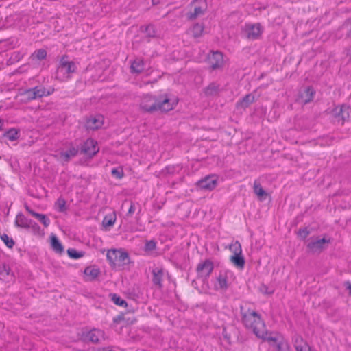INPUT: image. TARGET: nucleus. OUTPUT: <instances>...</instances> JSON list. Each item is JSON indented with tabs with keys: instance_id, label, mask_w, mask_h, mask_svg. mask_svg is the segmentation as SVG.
Here are the masks:
<instances>
[{
	"instance_id": "15",
	"label": "nucleus",
	"mask_w": 351,
	"mask_h": 351,
	"mask_svg": "<svg viewBox=\"0 0 351 351\" xmlns=\"http://www.w3.org/2000/svg\"><path fill=\"white\" fill-rule=\"evenodd\" d=\"M230 272L226 271L224 272H221L219 275V276L217 278V280L218 282V287L217 289H219L223 291H226L228 289L229 285L228 283V274Z\"/></svg>"
},
{
	"instance_id": "56",
	"label": "nucleus",
	"mask_w": 351,
	"mask_h": 351,
	"mask_svg": "<svg viewBox=\"0 0 351 351\" xmlns=\"http://www.w3.org/2000/svg\"><path fill=\"white\" fill-rule=\"evenodd\" d=\"M26 210L28 211L29 214H31L33 216V214H35V211L30 209L28 206H26Z\"/></svg>"
},
{
	"instance_id": "42",
	"label": "nucleus",
	"mask_w": 351,
	"mask_h": 351,
	"mask_svg": "<svg viewBox=\"0 0 351 351\" xmlns=\"http://www.w3.org/2000/svg\"><path fill=\"white\" fill-rule=\"evenodd\" d=\"M24 95L28 100H34L37 99L36 91L34 90V88L26 90L24 92Z\"/></svg>"
},
{
	"instance_id": "32",
	"label": "nucleus",
	"mask_w": 351,
	"mask_h": 351,
	"mask_svg": "<svg viewBox=\"0 0 351 351\" xmlns=\"http://www.w3.org/2000/svg\"><path fill=\"white\" fill-rule=\"evenodd\" d=\"M27 228H30L32 230V232L38 236H43L44 232L43 230H41L40 227L38 226L37 223L32 221L29 223V226Z\"/></svg>"
},
{
	"instance_id": "3",
	"label": "nucleus",
	"mask_w": 351,
	"mask_h": 351,
	"mask_svg": "<svg viewBox=\"0 0 351 351\" xmlns=\"http://www.w3.org/2000/svg\"><path fill=\"white\" fill-rule=\"evenodd\" d=\"M106 257L110 264L113 267L125 266L130 263L129 254L122 249L109 250Z\"/></svg>"
},
{
	"instance_id": "11",
	"label": "nucleus",
	"mask_w": 351,
	"mask_h": 351,
	"mask_svg": "<svg viewBox=\"0 0 351 351\" xmlns=\"http://www.w3.org/2000/svg\"><path fill=\"white\" fill-rule=\"evenodd\" d=\"M208 62L212 70H216L223 66V56L221 52L215 51L208 57Z\"/></svg>"
},
{
	"instance_id": "37",
	"label": "nucleus",
	"mask_w": 351,
	"mask_h": 351,
	"mask_svg": "<svg viewBox=\"0 0 351 351\" xmlns=\"http://www.w3.org/2000/svg\"><path fill=\"white\" fill-rule=\"evenodd\" d=\"M229 249L233 253V255H239L242 254L241 245L238 241L230 245Z\"/></svg>"
},
{
	"instance_id": "21",
	"label": "nucleus",
	"mask_w": 351,
	"mask_h": 351,
	"mask_svg": "<svg viewBox=\"0 0 351 351\" xmlns=\"http://www.w3.org/2000/svg\"><path fill=\"white\" fill-rule=\"evenodd\" d=\"M131 72L141 73L144 70V62L141 59H136L131 64Z\"/></svg>"
},
{
	"instance_id": "44",
	"label": "nucleus",
	"mask_w": 351,
	"mask_h": 351,
	"mask_svg": "<svg viewBox=\"0 0 351 351\" xmlns=\"http://www.w3.org/2000/svg\"><path fill=\"white\" fill-rule=\"evenodd\" d=\"M302 344H304L305 348L308 347V345L306 344V342H304V340L302 337L298 335L295 336L294 338L295 348L296 349L297 346L304 347Z\"/></svg>"
},
{
	"instance_id": "27",
	"label": "nucleus",
	"mask_w": 351,
	"mask_h": 351,
	"mask_svg": "<svg viewBox=\"0 0 351 351\" xmlns=\"http://www.w3.org/2000/svg\"><path fill=\"white\" fill-rule=\"evenodd\" d=\"M109 297L111 298V300L119 306L126 307L128 306L127 302L117 293H110Z\"/></svg>"
},
{
	"instance_id": "34",
	"label": "nucleus",
	"mask_w": 351,
	"mask_h": 351,
	"mask_svg": "<svg viewBox=\"0 0 351 351\" xmlns=\"http://www.w3.org/2000/svg\"><path fill=\"white\" fill-rule=\"evenodd\" d=\"M67 254L71 258L78 259L84 256V252L82 251H77L74 248H69L67 250Z\"/></svg>"
},
{
	"instance_id": "41",
	"label": "nucleus",
	"mask_w": 351,
	"mask_h": 351,
	"mask_svg": "<svg viewBox=\"0 0 351 351\" xmlns=\"http://www.w3.org/2000/svg\"><path fill=\"white\" fill-rule=\"evenodd\" d=\"M156 243L154 240L147 241L144 247L145 252H149L156 249Z\"/></svg>"
},
{
	"instance_id": "16",
	"label": "nucleus",
	"mask_w": 351,
	"mask_h": 351,
	"mask_svg": "<svg viewBox=\"0 0 351 351\" xmlns=\"http://www.w3.org/2000/svg\"><path fill=\"white\" fill-rule=\"evenodd\" d=\"M254 193L257 195L260 201H264L268 196L267 193L263 189L260 182L255 181L254 182Z\"/></svg>"
},
{
	"instance_id": "50",
	"label": "nucleus",
	"mask_w": 351,
	"mask_h": 351,
	"mask_svg": "<svg viewBox=\"0 0 351 351\" xmlns=\"http://www.w3.org/2000/svg\"><path fill=\"white\" fill-rule=\"evenodd\" d=\"M68 58H69L68 56H66V55L62 56L59 62V64H62V62H64V63H69L71 61H69Z\"/></svg>"
},
{
	"instance_id": "45",
	"label": "nucleus",
	"mask_w": 351,
	"mask_h": 351,
	"mask_svg": "<svg viewBox=\"0 0 351 351\" xmlns=\"http://www.w3.org/2000/svg\"><path fill=\"white\" fill-rule=\"evenodd\" d=\"M112 176L117 179H121L123 177L124 173L121 168H114L111 171Z\"/></svg>"
},
{
	"instance_id": "59",
	"label": "nucleus",
	"mask_w": 351,
	"mask_h": 351,
	"mask_svg": "<svg viewBox=\"0 0 351 351\" xmlns=\"http://www.w3.org/2000/svg\"><path fill=\"white\" fill-rule=\"evenodd\" d=\"M97 351H115V350H107L106 348H103L101 350H98Z\"/></svg>"
},
{
	"instance_id": "43",
	"label": "nucleus",
	"mask_w": 351,
	"mask_h": 351,
	"mask_svg": "<svg viewBox=\"0 0 351 351\" xmlns=\"http://www.w3.org/2000/svg\"><path fill=\"white\" fill-rule=\"evenodd\" d=\"M56 205L58 206V210L59 212L63 213L66 210V201L62 198H59Z\"/></svg>"
},
{
	"instance_id": "6",
	"label": "nucleus",
	"mask_w": 351,
	"mask_h": 351,
	"mask_svg": "<svg viewBox=\"0 0 351 351\" xmlns=\"http://www.w3.org/2000/svg\"><path fill=\"white\" fill-rule=\"evenodd\" d=\"M191 7L193 8V12L187 14V17L190 20H194L199 16L204 14L207 8L206 0H193L191 3Z\"/></svg>"
},
{
	"instance_id": "52",
	"label": "nucleus",
	"mask_w": 351,
	"mask_h": 351,
	"mask_svg": "<svg viewBox=\"0 0 351 351\" xmlns=\"http://www.w3.org/2000/svg\"><path fill=\"white\" fill-rule=\"evenodd\" d=\"M268 288L265 285H262L260 288L261 292L265 294H271L272 292H269L267 291Z\"/></svg>"
},
{
	"instance_id": "14",
	"label": "nucleus",
	"mask_w": 351,
	"mask_h": 351,
	"mask_svg": "<svg viewBox=\"0 0 351 351\" xmlns=\"http://www.w3.org/2000/svg\"><path fill=\"white\" fill-rule=\"evenodd\" d=\"M330 240L322 238L315 241H311L307 244V248L313 252H315L318 250L324 248L325 243H329Z\"/></svg>"
},
{
	"instance_id": "53",
	"label": "nucleus",
	"mask_w": 351,
	"mask_h": 351,
	"mask_svg": "<svg viewBox=\"0 0 351 351\" xmlns=\"http://www.w3.org/2000/svg\"><path fill=\"white\" fill-rule=\"evenodd\" d=\"M123 319V316L122 315H119L117 317H114L113 321L114 322L118 323L120 320Z\"/></svg>"
},
{
	"instance_id": "20",
	"label": "nucleus",
	"mask_w": 351,
	"mask_h": 351,
	"mask_svg": "<svg viewBox=\"0 0 351 351\" xmlns=\"http://www.w3.org/2000/svg\"><path fill=\"white\" fill-rule=\"evenodd\" d=\"M51 245L54 252L58 254H62L64 251V247L62 243L60 242L58 237L52 234L51 236Z\"/></svg>"
},
{
	"instance_id": "31",
	"label": "nucleus",
	"mask_w": 351,
	"mask_h": 351,
	"mask_svg": "<svg viewBox=\"0 0 351 351\" xmlns=\"http://www.w3.org/2000/svg\"><path fill=\"white\" fill-rule=\"evenodd\" d=\"M254 101V97L251 94H247L242 98L240 101L239 104L243 108H247L253 103Z\"/></svg>"
},
{
	"instance_id": "58",
	"label": "nucleus",
	"mask_w": 351,
	"mask_h": 351,
	"mask_svg": "<svg viewBox=\"0 0 351 351\" xmlns=\"http://www.w3.org/2000/svg\"><path fill=\"white\" fill-rule=\"evenodd\" d=\"M158 2H159V0H152V3H153L154 5H156V4H158Z\"/></svg>"
},
{
	"instance_id": "5",
	"label": "nucleus",
	"mask_w": 351,
	"mask_h": 351,
	"mask_svg": "<svg viewBox=\"0 0 351 351\" xmlns=\"http://www.w3.org/2000/svg\"><path fill=\"white\" fill-rule=\"evenodd\" d=\"M77 66L74 62L58 64L56 77L60 81H66L71 77V74L76 71Z\"/></svg>"
},
{
	"instance_id": "28",
	"label": "nucleus",
	"mask_w": 351,
	"mask_h": 351,
	"mask_svg": "<svg viewBox=\"0 0 351 351\" xmlns=\"http://www.w3.org/2000/svg\"><path fill=\"white\" fill-rule=\"evenodd\" d=\"M204 25L200 23H196L191 29V33L193 37L199 38L202 35L204 31Z\"/></svg>"
},
{
	"instance_id": "8",
	"label": "nucleus",
	"mask_w": 351,
	"mask_h": 351,
	"mask_svg": "<svg viewBox=\"0 0 351 351\" xmlns=\"http://www.w3.org/2000/svg\"><path fill=\"white\" fill-rule=\"evenodd\" d=\"M99 150L97 142L93 138H88L80 147V152L89 158H93Z\"/></svg>"
},
{
	"instance_id": "48",
	"label": "nucleus",
	"mask_w": 351,
	"mask_h": 351,
	"mask_svg": "<svg viewBox=\"0 0 351 351\" xmlns=\"http://www.w3.org/2000/svg\"><path fill=\"white\" fill-rule=\"evenodd\" d=\"M344 26L348 27V31L346 33V37H351V20L346 22L344 24Z\"/></svg>"
},
{
	"instance_id": "22",
	"label": "nucleus",
	"mask_w": 351,
	"mask_h": 351,
	"mask_svg": "<svg viewBox=\"0 0 351 351\" xmlns=\"http://www.w3.org/2000/svg\"><path fill=\"white\" fill-rule=\"evenodd\" d=\"M84 274L88 277V280H95L100 274V270L98 268H94L91 267H87L84 269Z\"/></svg>"
},
{
	"instance_id": "4",
	"label": "nucleus",
	"mask_w": 351,
	"mask_h": 351,
	"mask_svg": "<svg viewBox=\"0 0 351 351\" xmlns=\"http://www.w3.org/2000/svg\"><path fill=\"white\" fill-rule=\"evenodd\" d=\"M331 118L334 123L343 125L351 118V108L346 105L335 108L331 112Z\"/></svg>"
},
{
	"instance_id": "17",
	"label": "nucleus",
	"mask_w": 351,
	"mask_h": 351,
	"mask_svg": "<svg viewBox=\"0 0 351 351\" xmlns=\"http://www.w3.org/2000/svg\"><path fill=\"white\" fill-rule=\"evenodd\" d=\"M102 123V117H90L87 120L86 127L89 130H95L99 128L101 126Z\"/></svg>"
},
{
	"instance_id": "46",
	"label": "nucleus",
	"mask_w": 351,
	"mask_h": 351,
	"mask_svg": "<svg viewBox=\"0 0 351 351\" xmlns=\"http://www.w3.org/2000/svg\"><path fill=\"white\" fill-rule=\"evenodd\" d=\"M309 234L310 232L308 231L307 228H300L298 232V237H300L302 239H306Z\"/></svg>"
},
{
	"instance_id": "30",
	"label": "nucleus",
	"mask_w": 351,
	"mask_h": 351,
	"mask_svg": "<svg viewBox=\"0 0 351 351\" xmlns=\"http://www.w3.org/2000/svg\"><path fill=\"white\" fill-rule=\"evenodd\" d=\"M34 90L36 91L37 99L41 98L44 96H48L51 95V92L47 90L45 88L41 86H37L34 87Z\"/></svg>"
},
{
	"instance_id": "47",
	"label": "nucleus",
	"mask_w": 351,
	"mask_h": 351,
	"mask_svg": "<svg viewBox=\"0 0 351 351\" xmlns=\"http://www.w3.org/2000/svg\"><path fill=\"white\" fill-rule=\"evenodd\" d=\"M40 223H42L45 227H48L50 224L49 219L44 214H42L40 217L38 219Z\"/></svg>"
},
{
	"instance_id": "51",
	"label": "nucleus",
	"mask_w": 351,
	"mask_h": 351,
	"mask_svg": "<svg viewBox=\"0 0 351 351\" xmlns=\"http://www.w3.org/2000/svg\"><path fill=\"white\" fill-rule=\"evenodd\" d=\"M346 289L349 291V295H351V282L350 281H346L344 282Z\"/></svg>"
},
{
	"instance_id": "35",
	"label": "nucleus",
	"mask_w": 351,
	"mask_h": 351,
	"mask_svg": "<svg viewBox=\"0 0 351 351\" xmlns=\"http://www.w3.org/2000/svg\"><path fill=\"white\" fill-rule=\"evenodd\" d=\"M277 351H289L290 347L288 342L283 339L279 340L275 345Z\"/></svg>"
},
{
	"instance_id": "36",
	"label": "nucleus",
	"mask_w": 351,
	"mask_h": 351,
	"mask_svg": "<svg viewBox=\"0 0 351 351\" xmlns=\"http://www.w3.org/2000/svg\"><path fill=\"white\" fill-rule=\"evenodd\" d=\"M47 57V51L44 49H40L36 50L32 55L33 59H37L38 60H43Z\"/></svg>"
},
{
	"instance_id": "33",
	"label": "nucleus",
	"mask_w": 351,
	"mask_h": 351,
	"mask_svg": "<svg viewBox=\"0 0 351 351\" xmlns=\"http://www.w3.org/2000/svg\"><path fill=\"white\" fill-rule=\"evenodd\" d=\"M256 337L261 338L264 340H266L269 342H274L275 345L279 341L278 338L276 337L271 336L265 330V327L263 330V335H256Z\"/></svg>"
},
{
	"instance_id": "7",
	"label": "nucleus",
	"mask_w": 351,
	"mask_h": 351,
	"mask_svg": "<svg viewBox=\"0 0 351 351\" xmlns=\"http://www.w3.org/2000/svg\"><path fill=\"white\" fill-rule=\"evenodd\" d=\"M243 30L247 38L252 40L260 38L263 33V28L259 23L246 24Z\"/></svg>"
},
{
	"instance_id": "24",
	"label": "nucleus",
	"mask_w": 351,
	"mask_h": 351,
	"mask_svg": "<svg viewBox=\"0 0 351 351\" xmlns=\"http://www.w3.org/2000/svg\"><path fill=\"white\" fill-rule=\"evenodd\" d=\"M314 95V88L312 86H307L306 88H305L304 92L301 93V97L306 104L313 99Z\"/></svg>"
},
{
	"instance_id": "13",
	"label": "nucleus",
	"mask_w": 351,
	"mask_h": 351,
	"mask_svg": "<svg viewBox=\"0 0 351 351\" xmlns=\"http://www.w3.org/2000/svg\"><path fill=\"white\" fill-rule=\"evenodd\" d=\"M85 338L90 342L98 343L101 339H104V332L100 330L93 329L87 332Z\"/></svg>"
},
{
	"instance_id": "25",
	"label": "nucleus",
	"mask_w": 351,
	"mask_h": 351,
	"mask_svg": "<svg viewBox=\"0 0 351 351\" xmlns=\"http://www.w3.org/2000/svg\"><path fill=\"white\" fill-rule=\"evenodd\" d=\"M2 138H6L11 141H16L19 138V132L15 128H10L3 133Z\"/></svg>"
},
{
	"instance_id": "10",
	"label": "nucleus",
	"mask_w": 351,
	"mask_h": 351,
	"mask_svg": "<svg viewBox=\"0 0 351 351\" xmlns=\"http://www.w3.org/2000/svg\"><path fill=\"white\" fill-rule=\"evenodd\" d=\"M217 184V180L214 175L208 176L204 179L199 180L197 182V186L201 189L207 191L214 189Z\"/></svg>"
},
{
	"instance_id": "18",
	"label": "nucleus",
	"mask_w": 351,
	"mask_h": 351,
	"mask_svg": "<svg viewBox=\"0 0 351 351\" xmlns=\"http://www.w3.org/2000/svg\"><path fill=\"white\" fill-rule=\"evenodd\" d=\"M31 221L32 219H27L23 213H20L16 217L15 225L17 227L27 228Z\"/></svg>"
},
{
	"instance_id": "40",
	"label": "nucleus",
	"mask_w": 351,
	"mask_h": 351,
	"mask_svg": "<svg viewBox=\"0 0 351 351\" xmlns=\"http://www.w3.org/2000/svg\"><path fill=\"white\" fill-rule=\"evenodd\" d=\"M115 220H116L115 217L105 216L102 221V225L104 227L112 226L115 222Z\"/></svg>"
},
{
	"instance_id": "39",
	"label": "nucleus",
	"mask_w": 351,
	"mask_h": 351,
	"mask_svg": "<svg viewBox=\"0 0 351 351\" xmlns=\"http://www.w3.org/2000/svg\"><path fill=\"white\" fill-rule=\"evenodd\" d=\"M1 239L3 241L5 245L8 248L11 249L14 245L15 243H14V240L12 238L9 237V236L7 234H1Z\"/></svg>"
},
{
	"instance_id": "54",
	"label": "nucleus",
	"mask_w": 351,
	"mask_h": 351,
	"mask_svg": "<svg viewBox=\"0 0 351 351\" xmlns=\"http://www.w3.org/2000/svg\"><path fill=\"white\" fill-rule=\"evenodd\" d=\"M4 120L0 118V131L3 130Z\"/></svg>"
},
{
	"instance_id": "9",
	"label": "nucleus",
	"mask_w": 351,
	"mask_h": 351,
	"mask_svg": "<svg viewBox=\"0 0 351 351\" xmlns=\"http://www.w3.org/2000/svg\"><path fill=\"white\" fill-rule=\"evenodd\" d=\"M214 266L211 261L206 259L197 265L196 271L198 278L206 279L212 273Z\"/></svg>"
},
{
	"instance_id": "19",
	"label": "nucleus",
	"mask_w": 351,
	"mask_h": 351,
	"mask_svg": "<svg viewBox=\"0 0 351 351\" xmlns=\"http://www.w3.org/2000/svg\"><path fill=\"white\" fill-rule=\"evenodd\" d=\"M79 147L73 146L72 143H71V146L69 149L64 152L61 153V156L64 158V160L66 162L69 161L71 158L75 157L77 155L79 152Z\"/></svg>"
},
{
	"instance_id": "57",
	"label": "nucleus",
	"mask_w": 351,
	"mask_h": 351,
	"mask_svg": "<svg viewBox=\"0 0 351 351\" xmlns=\"http://www.w3.org/2000/svg\"><path fill=\"white\" fill-rule=\"evenodd\" d=\"M42 214L35 213V214H33V217H36L37 219L40 217Z\"/></svg>"
},
{
	"instance_id": "55",
	"label": "nucleus",
	"mask_w": 351,
	"mask_h": 351,
	"mask_svg": "<svg viewBox=\"0 0 351 351\" xmlns=\"http://www.w3.org/2000/svg\"><path fill=\"white\" fill-rule=\"evenodd\" d=\"M26 210L28 211L29 214H31L33 216V214H35V211L30 209L28 206H26Z\"/></svg>"
},
{
	"instance_id": "23",
	"label": "nucleus",
	"mask_w": 351,
	"mask_h": 351,
	"mask_svg": "<svg viewBox=\"0 0 351 351\" xmlns=\"http://www.w3.org/2000/svg\"><path fill=\"white\" fill-rule=\"evenodd\" d=\"M230 261L236 266L237 268L243 269L245 265V258L242 254L239 255H232L230 256Z\"/></svg>"
},
{
	"instance_id": "12",
	"label": "nucleus",
	"mask_w": 351,
	"mask_h": 351,
	"mask_svg": "<svg viewBox=\"0 0 351 351\" xmlns=\"http://www.w3.org/2000/svg\"><path fill=\"white\" fill-rule=\"evenodd\" d=\"M152 282L158 288L162 287V278L164 276V269L161 267H156L153 269L152 271Z\"/></svg>"
},
{
	"instance_id": "1",
	"label": "nucleus",
	"mask_w": 351,
	"mask_h": 351,
	"mask_svg": "<svg viewBox=\"0 0 351 351\" xmlns=\"http://www.w3.org/2000/svg\"><path fill=\"white\" fill-rule=\"evenodd\" d=\"M142 110L149 113L156 111L161 112H168L173 108V104L165 96V97H156L149 95H145L140 104Z\"/></svg>"
},
{
	"instance_id": "38",
	"label": "nucleus",
	"mask_w": 351,
	"mask_h": 351,
	"mask_svg": "<svg viewBox=\"0 0 351 351\" xmlns=\"http://www.w3.org/2000/svg\"><path fill=\"white\" fill-rule=\"evenodd\" d=\"M10 271L11 269L8 265L5 263H0V276L1 277L5 278L8 276Z\"/></svg>"
},
{
	"instance_id": "2",
	"label": "nucleus",
	"mask_w": 351,
	"mask_h": 351,
	"mask_svg": "<svg viewBox=\"0 0 351 351\" xmlns=\"http://www.w3.org/2000/svg\"><path fill=\"white\" fill-rule=\"evenodd\" d=\"M243 307L241 308V311ZM242 322L246 328L252 329L256 335H263L265 322L261 315L254 311L248 309L246 312L241 311Z\"/></svg>"
},
{
	"instance_id": "49",
	"label": "nucleus",
	"mask_w": 351,
	"mask_h": 351,
	"mask_svg": "<svg viewBox=\"0 0 351 351\" xmlns=\"http://www.w3.org/2000/svg\"><path fill=\"white\" fill-rule=\"evenodd\" d=\"M136 210L135 204L133 202L130 203V208L128 209V212L127 213L128 216H131Z\"/></svg>"
},
{
	"instance_id": "29",
	"label": "nucleus",
	"mask_w": 351,
	"mask_h": 351,
	"mask_svg": "<svg viewBox=\"0 0 351 351\" xmlns=\"http://www.w3.org/2000/svg\"><path fill=\"white\" fill-rule=\"evenodd\" d=\"M142 31L146 34L148 38H155L156 36L155 27L153 25H148L145 27H141Z\"/></svg>"
},
{
	"instance_id": "26",
	"label": "nucleus",
	"mask_w": 351,
	"mask_h": 351,
	"mask_svg": "<svg viewBox=\"0 0 351 351\" xmlns=\"http://www.w3.org/2000/svg\"><path fill=\"white\" fill-rule=\"evenodd\" d=\"M219 86L215 83H211L204 88V93L206 96H214L219 93Z\"/></svg>"
}]
</instances>
